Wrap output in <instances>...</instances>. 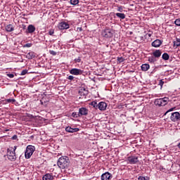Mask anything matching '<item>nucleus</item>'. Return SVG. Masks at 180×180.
<instances>
[{"mask_svg": "<svg viewBox=\"0 0 180 180\" xmlns=\"http://www.w3.org/2000/svg\"><path fill=\"white\" fill-rule=\"evenodd\" d=\"M162 54V51H161V49H155L152 52L151 56L148 57V61H149L150 64H154L158 61Z\"/></svg>", "mask_w": 180, "mask_h": 180, "instance_id": "obj_1", "label": "nucleus"}, {"mask_svg": "<svg viewBox=\"0 0 180 180\" xmlns=\"http://www.w3.org/2000/svg\"><path fill=\"white\" fill-rule=\"evenodd\" d=\"M57 164L60 169H68V167H70V159L67 156L60 157L58 159Z\"/></svg>", "mask_w": 180, "mask_h": 180, "instance_id": "obj_2", "label": "nucleus"}, {"mask_svg": "<svg viewBox=\"0 0 180 180\" xmlns=\"http://www.w3.org/2000/svg\"><path fill=\"white\" fill-rule=\"evenodd\" d=\"M16 148H18V146L10 147L7 149V155L10 161H16V153H15Z\"/></svg>", "mask_w": 180, "mask_h": 180, "instance_id": "obj_3", "label": "nucleus"}, {"mask_svg": "<svg viewBox=\"0 0 180 180\" xmlns=\"http://www.w3.org/2000/svg\"><path fill=\"white\" fill-rule=\"evenodd\" d=\"M36 150V148L34 146L30 145L27 146L25 155L27 160H29L33 155V153Z\"/></svg>", "mask_w": 180, "mask_h": 180, "instance_id": "obj_4", "label": "nucleus"}, {"mask_svg": "<svg viewBox=\"0 0 180 180\" xmlns=\"http://www.w3.org/2000/svg\"><path fill=\"white\" fill-rule=\"evenodd\" d=\"M168 102H169L168 97L157 98L155 101V105H156V106H165V105L168 104Z\"/></svg>", "mask_w": 180, "mask_h": 180, "instance_id": "obj_5", "label": "nucleus"}, {"mask_svg": "<svg viewBox=\"0 0 180 180\" xmlns=\"http://www.w3.org/2000/svg\"><path fill=\"white\" fill-rule=\"evenodd\" d=\"M127 164H131V165H134L138 164L139 162V157L136 155L129 156L125 160Z\"/></svg>", "mask_w": 180, "mask_h": 180, "instance_id": "obj_6", "label": "nucleus"}, {"mask_svg": "<svg viewBox=\"0 0 180 180\" xmlns=\"http://www.w3.org/2000/svg\"><path fill=\"white\" fill-rule=\"evenodd\" d=\"M102 36L105 39L113 37V31L111 29H105L102 32Z\"/></svg>", "mask_w": 180, "mask_h": 180, "instance_id": "obj_7", "label": "nucleus"}, {"mask_svg": "<svg viewBox=\"0 0 180 180\" xmlns=\"http://www.w3.org/2000/svg\"><path fill=\"white\" fill-rule=\"evenodd\" d=\"M58 29H59V30H65L67 29H70V24L65 21H62L58 23Z\"/></svg>", "mask_w": 180, "mask_h": 180, "instance_id": "obj_8", "label": "nucleus"}, {"mask_svg": "<svg viewBox=\"0 0 180 180\" xmlns=\"http://www.w3.org/2000/svg\"><path fill=\"white\" fill-rule=\"evenodd\" d=\"M170 120L172 122H179L180 121V113L179 112H174L171 114Z\"/></svg>", "mask_w": 180, "mask_h": 180, "instance_id": "obj_9", "label": "nucleus"}, {"mask_svg": "<svg viewBox=\"0 0 180 180\" xmlns=\"http://www.w3.org/2000/svg\"><path fill=\"white\" fill-rule=\"evenodd\" d=\"M69 72L72 75H82V74H84V70L78 68H72L69 71Z\"/></svg>", "mask_w": 180, "mask_h": 180, "instance_id": "obj_10", "label": "nucleus"}, {"mask_svg": "<svg viewBox=\"0 0 180 180\" xmlns=\"http://www.w3.org/2000/svg\"><path fill=\"white\" fill-rule=\"evenodd\" d=\"M113 176L109 172H106L101 175V180H110Z\"/></svg>", "mask_w": 180, "mask_h": 180, "instance_id": "obj_11", "label": "nucleus"}, {"mask_svg": "<svg viewBox=\"0 0 180 180\" xmlns=\"http://www.w3.org/2000/svg\"><path fill=\"white\" fill-rule=\"evenodd\" d=\"M88 112L89 111L86 108L82 107L79 109V114L80 115V117L81 116H86V115H88Z\"/></svg>", "mask_w": 180, "mask_h": 180, "instance_id": "obj_12", "label": "nucleus"}, {"mask_svg": "<svg viewBox=\"0 0 180 180\" xmlns=\"http://www.w3.org/2000/svg\"><path fill=\"white\" fill-rule=\"evenodd\" d=\"M106 108H108V104L103 101L98 104V109H99V110H106Z\"/></svg>", "mask_w": 180, "mask_h": 180, "instance_id": "obj_13", "label": "nucleus"}, {"mask_svg": "<svg viewBox=\"0 0 180 180\" xmlns=\"http://www.w3.org/2000/svg\"><path fill=\"white\" fill-rule=\"evenodd\" d=\"M162 44V41L160 39H155L151 44L152 47H155V48L160 47V46H161Z\"/></svg>", "mask_w": 180, "mask_h": 180, "instance_id": "obj_14", "label": "nucleus"}, {"mask_svg": "<svg viewBox=\"0 0 180 180\" xmlns=\"http://www.w3.org/2000/svg\"><path fill=\"white\" fill-rule=\"evenodd\" d=\"M65 131H68V133H77V131H79V129L67 127L65 128Z\"/></svg>", "mask_w": 180, "mask_h": 180, "instance_id": "obj_15", "label": "nucleus"}, {"mask_svg": "<svg viewBox=\"0 0 180 180\" xmlns=\"http://www.w3.org/2000/svg\"><path fill=\"white\" fill-rule=\"evenodd\" d=\"M79 94L81 96H86L88 95V90L84 87H82L79 91Z\"/></svg>", "mask_w": 180, "mask_h": 180, "instance_id": "obj_16", "label": "nucleus"}, {"mask_svg": "<svg viewBox=\"0 0 180 180\" xmlns=\"http://www.w3.org/2000/svg\"><path fill=\"white\" fill-rule=\"evenodd\" d=\"M43 180H53L54 179V177L53 176L52 174H46L43 177H42Z\"/></svg>", "mask_w": 180, "mask_h": 180, "instance_id": "obj_17", "label": "nucleus"}, {"mask_svg": "<svg viewBox=\"0 0 180 180\" xmlns=\"http://www.w3.org/2000/svg\"><path fill=\"white\" fill-rule=\"evenodd\" d=\"M34 57H36L34 52H30L26 55V58H28V60H33Z\"/></svg>", "mask_w": 180, "mask_h": 180, "instance_id": "obj_18", "label": "nucleus"}, {"mask_svg": "<svg viewBox=\"0 0 180 180\" xmlns=\"http://www.w3.org/2000/svg\"><path fill=\"white\" fill-rule=\"evenodd\" d=\"M28 33H34L36 30V27L33 25H30L27 27Z\"/></svg>", "mask_w": 180, "mask_h": 180, "instance_id": "obj_19", "label": "nucleus"}, {"mask_svg": "<svg viewBox=\"0 0 180 180\" xmlns=\"http://www.w3.org/2000/svg\"><path fill=\"white\" fill-rule=\"evenodd\" d=\"M115 15L117 16V18H118L119 19L123 20V19H126V15L124 13H115Z\"/></svg>", "mask_w": 180, "mask_h": 180, "instance_id": "obj_20", "label": "nucleus"}, {"mask_svg": "<svg viewBox=\"0 0 180 180\" xmlns=\"http://www.w3.org/2000/svg\"><path fill=\"white\" fill-rule=\"evenodd\" d=\"M6 32H13V30H15V28L13 27V25H12V24H10L6 26Z\"/></svg>", "mask_w": 180, "mask_h": 180, "instance_id": "obj_21", "label": "nucleus"}, {"mask_svg": "<svg viewBox=\"0 0 180 180\" xmlns=\"http://www.w3.org/2000/svg\"><path fill=\"white\" fill-rule=\"evenodd\" d=\"M141 70L142 71H148L150 70V65L145 63L141 65Z\"/></svg>", "mask_w": 180, "mask_h": 180, "instance_id": "obj_22", "label": "nucleus"}, {"mask_svg": "<svg viewBox=\"0 0 180 180\" xmlns=\"http://www.w3.org/2000/svg\"><path fill=\"white\" fill-rule=\"evenodd\" d=\"M162 60H165V61H168L169 60V55H168L167 53H164L162 55Z\"/></svg>", "mask_w": 180, "mask_h": 180, "instance_id": "obj_23", "label": "nucleus"}, {"mask_svg": "<svg viewBox=\"0 0 180 180\" xmlns=\"http://www.w3.org/2000/svg\"><path fill=\"white\" fill-rule=\"evenodd\" d=\"M91 106H93V108H94V109H98V103H96V101H92L90 103Z\"/></svg>", "mask_w": 180, "mask_h": 180, "instance_id": "obj_24", "label": "nucleus"}, {"mask_svg": "<svg viewBox=\"0 0 180 180\" xmlns=\"http://www.w3.org/2000/svg\"><path fill=\"white\" fill-rule=\"evenodd\" d=\"M71 5H78L79 4V0H70Z\"/></svg>", "mask_w": 180, "mask_h": 180, "instance_id": "obj_25", "label": "nucleus"}, {"mask_svg": "<svg viewBox=\"0 0 180 180\" xmlns=\"http://www.w3.org/2000/svg\"><path fill=\"white\" fill-rule=\"evenodd\" d=\"M174 46H176V47L180 46V39L177 38L176 41L174 42Z\"/></svg>", "mask_w": 180, "mask_h": 180, "instance_id": "obj_26", "label": "nucleus"}, {"mask_svg": "<svg viewBox=\"0 0 180 180\" xmlns=\"http://www.w3.org/2000/svg\"><path fill=\"white\" fill-rule=\"evenodd\" d=\"M72 117H81V115H79V112H74L72 113Z\"/></svg>", "mask_w": 180, "mask_h": 180, "instance_id": "obj_27", "label": "nucleus"}, {"mask_svg": "<svg viewBox=\"0 0 180 180\" xmlns=\"http://www.w3.org/2000/svg\"><path fill=\"white\" fill-rule=\"evenodd\" d=\"M138 180H150V177L148 176L144 177L143 176H139L138 177Z\"/></svg>", "mask_w": 180, "mask_h": 180, "instance_id": "obj_28", "label": "nucleus"}, {"mask_svg": "<svg viewBox=\"0 0 180 180\" xmlns=\"http://www.w3.org/2000/svg\"><path fill=\"white\" fill-rule=\"evenodd\" d=\"M117 61H118L120 63L124 62V58L123 57H117Z\"/></svg>", "mask_w": 180, "mask_h": 180, "instance_id": "obj_29", "label": "nucleus"}, {"mask_svg": "<svg viewBox=\"0 0 180 180\" xmlns=\"http://www.w3.org/2000/svg\"><path fill=\"white\" fill-rule=\"evenodd\" d=\"M174 23L176 26H180V18L176 19V20L174 21Z\"/></svg>", "mask_w": 180, "mask_h": 180, "instance_id": "obj_30", "label": "nucleus"}, {"mask_svg": "<svg viewBox=\"0 0 180 180\" xmlns=\"http://www.w3.org/2000/svg\"><path fill=\"white\" fill-rule=\"evenodd\" d=\"M32 46H33V44H32L31 43H30V44H24V45L22 46V47H23L24 49H26V47L29 48V47H32Z\"/></svg>", "mask_w": 180, "mask_h": 180, "instance_id": "obj_31", "label": "nucleus"}, {"mask_svg": "<svg viewBox=\"0 0 180 180\" xmlns=\"http://www.w3.org/2000/svg\"><path fill=\"white\" fill-rule=\"evenodd\" d=\"M7 102H8V103H11V102L13 103L14 102H16V100L15 98H8L7 99Z\"/></svg>", "mask_w": 180, "mask_h": 180, "instance_id": "obj_32", "label": "nucleus"}, {"mask_svg": "<svg viewBox=\"0 0 180 180\" xmlns=\"http://www.w3.org/2000/svg\"><path fill=\"white\" fill-rule=\"evenodd\" d=\"M49 36H53L54 35V30L51 29L49 32Z\"/></svg>", "mask_w": 180, "mask_h": 180, "instance_id": "obj_33", "label": "nucleus"}, {"mask_svg": "<svg viewBox=\"0 0 180 180\" xmlns=\"http://www.w3.org/2000/svg\"><path fill=\"white\" fill-rule=\"evenodd\" d=\"M158 85H160L161 89H162V86L164 85V81L162 79L160 80Z\"/></svg>", "mask_w": 180, "mask_h": 180, "instance_id": "obj_34", "label": "nucleus"}, {"mask_svg": "<svg viewBox=\"0 0 180 180\" xmlns=\"http://www.w3.org/2000/svg\"><path fill=\"white\" fill-rule=\"evenodd\" d=\"M117 11V12H123V7L122 6H118Z\"/></svg>", "mask_w": 180, "mask_h": 180, "instance_id": "obj_35", "label": "nucleus"}, {"mask_svg": "<svg viewBox=\"0 0 180 180\" xmlns=\"http://www.w3.org/2000/svg\"><path fill=\"white\" fill-rule=\"evenodd\" d=\"M49 53L51 54V56H57V52L54 51H49Z\"/></svg>", "mask_w": 180, "mask_h": 180, "instance_id": "obj_36", "label": "nucleus"}, {"mask_svg": "<svg viewBox=\"0 0 180 180\" xmlns=\"http://www.w3.org/2000/svg\"><path fill=\"white\" fill-rule=\"evenodd\" d=\"M75 63H81V57L75 59Z\"/></svg>", "mask_w": 180, "mask_h": 180, "instance_id": "obj_37", "label": "nucleus"}, {"mask_svg": "<svg viewBox=\"0 0 180 180\" xmlns=\"http://www.w3.org/2000/svg\"><path fill=\"white\" fill-rule=\"evenodd\" d=\"M27 73V70H24L21 72L20 75H26V74Z\"/></svg>", "mask_w": 180, "mask_h": 180, "instance_id": "obj_38", "label": "nucleus"}, {"mask_svg": "<svg viewBox=\"0 0 180 180\" xmlns=\"http://www.w3.org/2000/svg\"><path fill=\"white\" fill-rule=\"evenodd\" d=\"M7 77H8V78H13V77H15V75L12 73H8L7 74Z\"/></svg>", "mask_w": 180, "mask_h": 180, "instance_id": "obj_39", "label": "nucleus"}, {"mask_svg": "<svg viewBox=\"0 0 180 180\" xmlns=\"http://www.w3.org/2000/svg\"><path fill=\"white\" fill-rule=\"evenodd\" d=\"M67 79H69V81H73L74 80V76L70 75Z\"/></svg>", "mask_w": 180, "mask_h": 180, "instance_id": "obj_40", "label": "nucleus"}, {"mask_svg": "<svg viewBox=\"0 0 180 180\" xmlns=\"http://www.w3.org/2000/svg\"><path fill=\"white\" fill-rule=\"evenodd\" d=\"M11 140H18V135L13 136Z\"/></svg>", "mask_w": 180, "mask_h": 180, "instance_id": "obj_41", "label": "nucleus"}, {"mask_svg": "<svg viewBox=\"0 0 180 180\" xmlns=\"http://www.w3.org/2000/svg\"><path fill=\"white\" fill-rule=\"evenodd\" d=\"M77 32H82V27H77Z\"/></svg>", "mask_w": 180, "mask_h": 180, "instance_id": "obj_42", "label": "nucleus"}, {"mask_svg": "<svg viewBox=\"0 0 180 180\" xmlns=\"http://www.w3.org/2000/svg\"><path fill=\"white\" fill-rule=\"evenodd\" d=\"M175 109V108H170L167 112V113H168V112H172V110H174Z\"/></svg>", "mask_w": 180, "mask_h": 180, "instance_id": "obj_43", "label": "nucleus"}, {"mask_svg": "<svg viewBox=\"0 0 180 180\" xmlns=\"http://www.w3.org/2000/svg\"><path fill=\"white\" fill-rule=\"evenodd\" d=\"M177 147H178V148H179V150H180V142L177 144Z\"/></svg>", "mask_w": 180, "mask_h": 180, "instance_id": "obj_44", "label": "nucleus"}, {"mask_svg": "<svg viewBox=\"0 0 180 180\" xmlns=\"http://www.w3.org/2000/svg\"><path fill=\"white\" fill-rule=\"evenodd\" d=\"M148 34V37H151V34H150V33H149V34Z\"/></svg>", "mask_w": 180, "mask_h": 180, "instance_id": "obj_45", "label": "nucleus"}, {"mask_svg": "<svg viewBox=\"0 0 180 180\" xmlns=\"http://www.w3.org/2000/svg\"><path fill=\"white\" fill-rule=\"evenodd\" d=\"M5 131H9V129H6Z\"/></svg>", "mask_w": 180, "mask_h": 180, "instance_id": "obj_46", "label": "nucleus"}]
</instances>
